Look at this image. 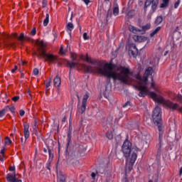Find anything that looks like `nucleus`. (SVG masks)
Listing matches in <instances>:
<instances>
[{"instance_id": "f257e3e1", "label": "nucleus", "mask_w": 182, "mask_h": 182, "mask_svg": "<svg viewBox=\"0 0 182 182\" xmlns=\"http://www.w3.org/2000/svg\"><path fill=\"white\" fill-rule=\"evenodd\" d=\"M86 62L91 65H97L96 66L86 65L82 64L81 67L85 70L86 73H98L102 76H106L107 79H113V80H118L120 83L124 85H130L133 82V72L130 71V68L127 67L119 66L113 69L112 65L109 63L104 64L102 61H97L93 58H89L86 55Z\"/></svg>"}, {"instance_id": "f03ea898", "label": "nucleus", "mask_w": 182, "mask_h": 182, "mask_svg": "<svg viewBox=\"0 0 182 182\" xmlns=\"http://www.w3.org/2000/svg\"><path fill=\"white\" fill-rule=\"evenodd\" d=\"M121 151L123 153V156L126 157V159L131 158L129 164H127L125 166V171H132L133 168V166L134 163H136V160H137V151H139V148H132V144L129 141V139H126L122 146Z\"/></svg>"}, {"instance_id": "7ed1b4c3", "label": "nucleus", "mask_w": 182, "mask_h": 182, "mask_svg": "<svg viewBox=\"0 0 182 182\" xmlns=\"http://www.w3.org/2000/svg\"><path fill=\"white\" fill-rule=\"evenodd\" d=\"M153 75V68L149 67L141 77L140 75L136 76V78L139 80V84L136 85V89L139 90V96L140 97H144L149 93V90L147 89V85L149 83V76Z\"/></svg>"}, {"instance_id": "20e7f679", "label": "nucleus", "mask_w": 182, "mask_h": 182, "mask_svg": "<svg viewBox=\"0 0 182 182\" xmlns=\"http://www.w3.org/2000/svg\"><path fill=\"white\" fill-rule=\"evenodd\" d=\"M36 50L37 52L34 51L33 55H35L40 59H44L45 62L48 61L51 63H56L59 60L57 55L46 53V45L42 41L37 42Z\"/></svg>"}, {"instance_id": "39448f33", "label": "nucleus", "mask_w": 182, "mask_h": 182, "mask_svg": "<svg viewBox=\"0 0 182 182\" xmlns=\"http://www.w3.org/2000/svg\"><path fill=\"white\" fill-rule=\"evenodd\" d=\"M149 96L154 102H157V103H161V105H165V106H167V107H169L171 110L178 109V112L182 113V107H180L178 104L173 103L170 100H166L161 95H157L154 92H149Z\"/></svg>"}, {"instance_id": "423d86ee", "label": "nucleus", "mask_w": 182, "mask_h": 182, "mask_svg": "<svg viewBox=\"0 0 182 182\" xmlns=\"http://www.w3.org/2000/svg\"><path fill=\"white\" fill-rule=\"evenodd\" d=\"M152 119L154 124H156L159 130V133L163 134V124H161V108L156 107L154 109Z\"/></svg>"}, {"instance_id": "0eeeda50", "label": "nucleus", "mask_w": 182, "mask_h": 182, "mask_svg": "<svg viewBox=\"0 0 182 182\" xmlns=\"http://www.w3.org/2000/svg\"><path fill=\"white\" fill-rule=\"evenodd\" d=\"M89 99V95L87 94H85L84 96H83V98H82V105L81 106H79L78 105V112L82 114V113H85V112H86V105L87 103V100Z\"/></svg>"}, {"instance_id": "6e6552de", "label": "nucleus", "mask_w": 182, "mask_h": 182, "mask_svg": "<svg viewBox=\"0 0 182 182\" xmlns=\"http://www.w3.org/2000/svg\"><path fill=\"white\" fill-rule=\"evenodd\" d=\"M23 127H24V137L25 139L23 141V137H21V144L22 146H25V143H26V140H28V139H29V124L28 123H24L23 124Z\"/></svg>"}, {"instance_id": "1a4fd4ad", "label": "nucleus", "mask_w": 182, "mask_h": 182, "mask_svg": "<svg viewBox=\"0 0 182 182\" xmlns=\"http://www.w3.org/2000/svg\"><path fill=\"white\" fill-rule=\"evenodd\" d=\"M129 56H133V58H136L137 55H139V50L136 47L135 44H130L129 48Z\"/></svg>"}, {"instance_id": "9d476101", "label": "nucleus", "mask_w": 182, "mask_h": 182, "mask_svg": "<svg viewBox=\"0 0 182 182\" xmlns=\"http://www.w3.org/2000/svg\"><path fill=\"white\" fill-rule=\"evenodd\" d=\"M8 182H22V180L16 178V173L15 172L12 173H8L6 177Z\"/></svg>"}, {"instance_id": "9b49d317", "label": "nucleus", "mask_w": 182, "mask_h": 182, "mask_svg": "<svg viewBox=\"0 0 182 182\" xmlns=\"http://www.w3.org/2000/svg\"><path fill=\"white\" fill-rule=\"evenodd\" d=\"M163 141V132H159V149H158V151H157V157H160V156H161V141Z\"/></svg>"}, {"instance_id": "f8f14e48", "label": "nucleus", "mask_w": 182, "mask_h": 182, "mask_svg": "<svg viewBox=\"0 0 182 182\" xmlns=\"http://www.w3.org/2000/svg\"><path fill=\"white\" fill-rule=\"evenodd\" d=\"M18 41H21V43H23L25 41H31V38H29L28 36H25V33H21L20 36L18 38Z\"/></svg>"}, {"instance_id": "ddd939ff", "label": "nucleus", "mask_w": 182, "mask_h": 182, "mask_svg": "<svg viewBox=\"0 0 182 182\" xmlns=\"http://www.w3.org/2000/svg\"><path fill=\"white\" fill-rule=\"evenodd\" d=\"M113 14L115 16H117V15H119V4H117V0H115L113 4Z\"/></svg>"}, {"instance_id": "4468645a", "label": "nucleus", "mask_w": 182, "mask_h": 182, "mask_svg": "<svg viewBox=\"0 0 182 182\" xmlns=\"http://www.w3.org/2000/svg\"><path fill=\"white\" fill-rule=\"evenodd\" d=\"M67 149H69V146L72 144V129H69L68 133V138H67Z\"/></svg>"}, {"instance_id": "2eb2a0df", "label": "nucleus", "mask_w": 182, "mask_h": 182, "mask_svg": "<svg viewBox=\"0 0 182 182\" xmlns=\"http://www.w3.org/2000/svg\"><path fill=\"white\" fill-rule=\"evenodd\" d=\"M61 83L62 80H60V77L57 75L53 80L54 86H55V87H60Z\"/></svg>"}, {"instance_id": "dca6fc26", "label": "nucleus", "mask_w": 182, "mask_h": 182, "mask_svg": "<svg viewBox=\"0 0 182 182\" xmlns=\"http://www.w3.org/2000/svg\"><path fill=\"white\" fill-rule=\"evenodd\" d=\"M79 65V62L77 61V63L71 62L70 63L69 61L67 62V66H69L70 68V75L72 73V69L73 68H76Z\"/></svg>"}, {"instance_id": "f3484780", "label": "nucleus", "mask_w": 182, "mask_h": 182, "mask_svg": "<svg viewBox=\"0 0 182 182\" xmlns=\"http://www.w3.org/2000/svg\"><path fill=\"white\" fill-rule=\"evenodd\" d=\"M58 182H66V175L60 172L58 176Z\"/></svg>"}, {"instance_id": "a211bd4d", "label": "nucleus", "mask_w": 182, "mask_h": 182, "mask_svg": "<svg viewBox=\"0 0 182 182\" xmlns=\"http://www.w3.org/2000/svg\"><path fill=\"white\" fill-rule=\"evenodd\" d=\"M129 31L130 32H132V33H139V32H141V30L133 26H129Z\"/></svg>"}, {"instance_id": "6ab92c4d", "label": "nucleus", "mask_w": 182, "mask_h": 182, "mask_svg": "<svg viewBox=\"0 0 182 182\" xmlns=\"http://www.w3.org/2000/svg\"><path fill=\"white\" fill-rule=\"evenodd\" d=\"M66 28L68 31V33L70 35V36L72 35V30L74 28V26H73V23H68L66 26Z\"/></svg>"}, {"instance_id": "aec40b11", "label": "nucleus", "mask_w": 182, "mask_h": 182, "mask_svg": "<svg viewBox=\"0 0 182 182\" xmlns=\"http://www.w3.org/2000/svg\"><path fill=\"white\" fill-rule=\"evenodd\" d=\"M151 9H153V11H155L157 8V5H159V0H151Z\"/></svg>"}, {"instance_id": "412c9836", "label": "nucleus", "mask_w": 182, "mask_h": 182, "mask_svg": "<svg viewBox=\"0 0 182 182\" xmlns=\"http://www.w3.org/2000/svg\"><path fill=\"white\" fill-rule=\"evenodd\" d=\"M6 112H8V110H10L13 114H15V107H14V105H9L6 106L4 109Z\"/></svg>"}, {"instance_id": "4be33fe9", "label": "nucleus", "mask_w": 182, "mask_h": 182, "mask_svg": "<svg viewBox=\"0 0 182 182\" xmlns=\"http://www.w3.org/2000/svg\"><path fill=\"white\" fill-rule=\"evenodd\" d=\"M162 4H161L160 8H167L168 4H170V0H162Z\"/></svg>"}, {"instance_id": "5701e85b", "label": "nucleus", "mask_w": 182, "mask_h": 182, "mask_svg": "<svg viewBox=\"0 0 182 182\" xmlns=\"http://www.w3.org/2000/svg\"><path fill=\"white\" fill-rule=\"evenodd\" d=\"M161 22H163V16H159L156 18V19L155 21V23H156V25H160V23H161Z\"/></svg>"}, {"instance_id": "b1692460", "label": "nucleus", "mask_w": 182, "mask_h": 182, "mask_svg": "<svg viewBox=\"0 0 182 182\" xmlns=\"http://www.w3.org/2000/svg\"><path fill=\"white\" fill-rule=\"evenodd\" d=\"M71 59L73 62H79V60H77V54L75 53H71Z\"/></svg>"}, {"instance_id": "393cba45", "label": "nucleus", "mask_w": 182, "mask_h": 182, "mask_svg": "<svg viewBox=\"0 0 182 182\" xmlns=\"http://www.w3.org/2000/svg\"><path fill=\"white\" fill-rule=\"evenodd\" d=\"M48 23H49V14H46V17L43 21V26H48Z\"/></svg>"}, {"instance_id": "a878e982", "label": "nucleus", "mask_w": 182, "mask_h": 182, "mask_svg": "<svg viewBox=\"0 0 182 182\" xmlns=\"http://www.w3.org/2000/svg\"><path fill=\"white\" fill-rule=\"evenodd\" d=\"M160 29H161V27H157L152 33H150L151 38H153V36H154V35H156L157 32L160 31Z\"/></svg>"}, {"instance_id": "bb28decb", "label": "nucleus", "mask_w": 182, "mask_h": 182, "mask_svg": "<svg viewBox=\"0 0 182 182\" xmlns=\"http://www.w3.org/2000/svg\"><path fill=\"white\" fill-rule=\"evenodd\" d=\"M134 15H136V12L134 11V10H131L127 14V16H129V18H133Z\"/></svg>"}, {"instance_id": "cd10ccee", "label": "nucleus", "mask_w": 182, "mask_h": 182, "mask_svg": "<svg viewBox=\"0 0 182 182\" xmlns=\"http://www.w3.org/2000/svg\"><path fill=\"white\" fill-rule=\"evenodd\" d=\"M109 18H112V11H110V9H108L107 15H106L107 22L109 21Z\"/></svg>"}, {"instance_id": "c85d7f7f", "label": "nucleus", "mask_w": 182, "mask_h": 182, "mask_svg": "<svg viewBox=\"0 0 182 182\" xmlns=\"http://www.w3.org/2000/svg\"><path fill=\"white\" fill-rule=\"evenodd\" d=\"M150 26H151V25L150 23H147L145 26H142V31H149V29H150Z\"/></svg>"}, {"instance_id": "c756f323", "label": "nucleus", "mask_w": 182, "mask_h": 182, "mask_svg": "<svg viewBox=\"0 0 182 182\" xmlns=\"http://www.w3.org/2000/svg\"><path fill=\"white\" fill-rule=\"evenodd\" d=\"M106 136L109 140H112V139H113V133L112 132H107Z\"/></svg>"}, {"instance_id": "7c9ffc66", "label": "nucleus", "mask_w": 182, "mask_h": 182, "mask_svg": "<svg viewBox=\"0 0 182 182\" xmlns=\"http://www.w3.org/2000/svg\"><path fill=\"white\" fill-rule=\"evenodd\" d=\"M151 5V0H146L144 5V9H147L148 6Z\"/></svg>"}, {"instance_id": "2f4dec72", "label": "nucleus", "mask_w": 182, "mask_h": 182, "mask_svg": "<svg viewBox=\"0 0 182 182\" xmlns=\"http://www.w3.org/2000/svg\"><path fill=\"white\" fill-rule=\"evenodd\" d=\"M5 144H12V141L11 140V139L9 138V136H6V139H5Z\"/></svg>"}, {"instance_id": "473e14b6", "label": "nucleus", "mask_w": 182, "mask_h": 182, "mask_svg": "<svg viewBox=\"0 0 182 182\" xmlns=\"http://www.w3.org/2000/svg\"><path fill=\"white\" fill-rule=\"evenodd\" d=\"M52 82V78H50L49 80H47V82L46 84V87L48 89L50 86V83Z\"/></svg>"}, {"instance_id": "72a5a7b5", "label": "nucleus", "mask_w": 182, "mask_h": 182, "mask_svg": "<svg viewBox=\"0 0 182 182\" xmlns=\"http://www.w3.org/2000/svg\"><path fill=\"white\" fill-rule=\"evenodd\" d=\"M48 154H49V158L53 159V154H52V151H50V149L49 148V146H48Z\"/></svg>"}, {"instance_id": "f704fd0d", "label": "nucleus", "mask_w": 182, "mask_h": 182, "mask_svg": "<svg viewBox=\"0 0 182 182\" xmlns=\"http://www.w3.org/2000/svg\"><path fill=\"white\" fill-rule=\"evenodd\" d=\"M19 99H20V97H19V96H15V97H13L11 98V100H12L13 102H18V101L19 100Z\"/></svg>"}, {"instance_id": "c9c22d12", "label": "nucleus", "mask_w": 182, "mask_h": 182, "mask_svg": "<svg viewBox=\"0 0 182 182\" xmlns=\"http://www.w3.org/2000/svg\"><path fill=\"white\" fill-rule=\"evenodd\" d=\"M177 101L179 102V103H182V95L180 94H178L177 95Z\"/></svg>"}, {"instance_id": "e433bc0d", "label": "nucleus", "mask_w": 182, "mask_h": 182, "mask_svg": "<svg viewBox=\"0 0 182 182\" xmlns=\"http://www.w3.org/2000/svg\"><path fill=\"white\" fill-rule=\"evenodd\" d=\"M30 33L32 36H35V35H36V28H33Z\"/></svg>"}, {"instance_id": "4c0bfd02", "label": "nucleus", "mask_w": 182, "mask_h": 182, "mask_svg": "<svg viewBox=\"0 0 182 182\" xmlns=\"http://www.w3.org/2000/svg\"><path fill=\"white\" fill-rule=\"evenodd\" d=\"M0 154H1L2 157L5 156V146H3V149L0 151Z\"/></svg>"}, {"instance_id": "58836bf2", "label": "nucleus", "mask_w": 182, "mask_h": 182, "mask_svg": "<svg viewBox=\"0 0 182 182\" xmlns=\"http://www.w3.org/2000/svg\"><path fill=\"white\" fill-rule=\"evenodd\" d=\"M122 107H130V102L129 101H127V102H125L123 105Z\"/></svg>"}, {"instance_id": "ea45409f", "label": "nucleus", "mask_w": 182, "mask_h": 182, "mask_svg": "<svg viewBox=\"0 0 182 182\" xmlns=\"http://www.w3.org/2000/svg\"><path fill=\"white\" fill-rule=\"evenodd\" d=\"M5 109H3L0 110V117H2L3 116H5Z\"/></svg>"}, {"instance_id": "a19ab883", "label": "nucleus", "mask_w": 182, "mask_h": 182, "mask_svg": "<svg viewBox=\"0 0 182 182\" xmlns=\"http://www.w3.org/2000/svg\"><path fill=\"white\" fill-rule=\"evenodd\" d=\"M83 39H85V41L89 40V36H87V33H83Z\"/></svg>"}, {"instance_id": "79ce46f5", "label": "nucleus", "mask_w": 182, "mask_h": 182, "mask_svg": "<svg viewBox=\"0 0 182 182\" xmlns=\"http://www.w3.org/2000/svg\"><path fill=\"white\" fill-rule=\"evenodd\" d=\"M178 5H180V0H178V1L174 4V8H175V9H177V8H178Z\"/></svg>"}, {"instance_id": "37998d69", "label": "nucleus", "mask_w": 182, "mask_h": 182, "mask_svg": "<svg viewBox=\"0 0 182 182\" xmlns=\"http://www.w3.org/2000/svg\"><path fill=\"white\" fill-rule=\"evenodd\" d=\"M33 72V74L36 75H39V69L38 68H34Z\"/></svg>"}, {"instance_id": "c03bdc74", "label": "nucleus", "mask_w": 182, "mask_h": 182, "mask_svg": "<svg viewBox=\"0 0 182 182\" xmlns=\"http://www.w3.org/2000/svg\"><path fill=\"white\" fill-rule=\"evenodd\" d=\"M116 156H117V159H119V160H120V159H122V157H123V155L120 154V152H117Z\"/></svg>"}, {"instance_id": "a18cd8bd", "label": "nucleus", "mask_w": 182, "mask_h": 182, "mask_svg": "<svg viewBox=\"0 0 182 182\" xmlns=\"http://www.w3.org/2000/svg\"><path fill=\"white\" fill-rule=\"evenodd\" d=\"M34 130V134H36V136H39V132H38V129L37 128H33Z\"/></svg>"}, {"instance_id": "49530a36", "label": "nucleus", "mask_w": 182, "mask_h": 182, "mask_svg": "<svg viewBox=\"0 0 182 182\" xmlns=\"http://www.w3.org/2000/svg\"><path fill=\"white\" fill-rule=\"evenodd\" d=\"M52 161H49L47 164V168L48 170L50 171V166H51Z\"/></svg>"}, {"instance_id": "de8ad7c7", "label": "nucleus", "mask_w": 182, "mask_h": 182, "mask_svg": "<svg viewBox=\"0 0 182 182\" xmlns=\"http://www.w3.org/2000/svg\"><path fill=\"white\" fill-rule=\"evenodd\" d=\"M19 114H20V116H25V110H23V109H21L20 111H19Z\"/></svg>"}, {"instance_id": "09e8293b", "label": "nucleus", "mask_w": 182, "mask_h": 182, "mask_svg": "<svg viewBox=\"0 0 182 182\" xmlns=\"http://www.w3.org/2000/svg\"><path fill=\"white\" fill-rule=\"evenodd\" d=\"M104 2L107 4L109 3V6H112V0H104Z\"/></svg>"}, {"instance_id": "8fccbe9b", "label": "nucleus", "mask_w": 182, "mask_h": 182, "mask_svg": "<svg viewBox=\"0 0 182 182\" xmlns=\"http://www.w3.org/2000/svg\"><path fill=\"white\" fill-rule=\"evenodd\" d=\"M151 87L154 88V90H156V87H154V81L153 80V77H151Z\"/></svg>"}, {"instance_id": "3c124183", "label": "nucleus", "mask_w": 182, "mask_h": 182, "mask_svg": "<svg viewBox=\"0 0 182 182\" xmlns=\"http://www.w3.org/2000/svg\"><path fill=\"white\" fill-rule=\"evenodd\" d=\"M16 70H18V66L15 65L14 68L13 70H11V73H15V72H16Z\"/></svg>"}, {"instance_id": "603ef678", "label": "nucleus", "mask_w": 182, "mask_h": 182, "mask_svg": "<svg viewBox=\"0 0 182 182\" xmlns=\"http://www.w3.org/2000/svg\"><path fill=\"white\" fill-rule=\"evenodd\" d=\"M9 170V171H15V166H10Z\"/></svg>"}, {"instance_id": "864d4df0", "label": "nucleus", "mask_w": 182, "mask_h": 182, "mask_svg": "<svg viewBox=\"0 0 182 182\" xmlns=\"http://www.w3.org/2000/svg\"><path fill=\"white\" fill-rule=\"evenodd\" d=\"M60 52L61 55H65V52L63 51V46L60 47Z\"/></svg>"}, {"instance_id": "5fc2aeb1", "label": "nucleus", "mask_w": 182, "mask_h": 182, "mask_svg": "<svg viewBox=\"0 0 182 182\" xmlns=\"http://www.w3.org/2000/svg\"><path fill=\"white\" fill-rule=\"evenodd\" d=\"M91 177H92V178H93V179L95 180V177H96V173H95L94 172H92V173H91Z\"/></svg>"}, {"instance_id": "6e6d98bb", "label": "nucleus", "mask_w": 182, "mask_h": 182, "mask_svg": "<svg viewBox=\"0 0 182 182\" xmlns=\"http://www.w3.org/2000/svg\"><path fill=\"white\" fill-rule=\"evenodd\" d=\"M82 1L83 2H85L86 5H89V3L90 2V0H82Z\"/></svg>"}, {"instance_id": "4d7b16f0", "label": "nucleus", "mask_w": 182, "mask_h": 182, "mask_svg": "<svg viewBox=\"0 0 182 182\" xmlns=\"http://www.w3.org/2000/svg\"><path fill=\"white\" fill-rule=\"evenodd\" d=\"M9 46H11V48H15V43H9Z\"/></svg>"}, {"instance_id": "13d9d810", "label": "nucleus", "mask_w": 182, "mask_h": 182, "mask_svg": "<svg viewBox=\"0 0 182 182\" xmlns=\"http://www.w3.org/2000/svg\"><path fill=\"white\" fill-rule=\"evenodd\" d=\"M38 126H37V122L36 120L34 121V127L33 129H37Z\"/></svg>"}, {"instance_id": "bf43d9fd", "label": "nucleus", "mask_w": 182, "mask_h": 182, "mask_svg": "<svg viewBox=\"0 0 182 182\" xmlns=\"http://www.w3.org/2000/svg\"><path fill=\"white\" fill-rule=\"evenodd\" d=\"M63 123H65L66 122V116H64V117L62 119Z\"/></svg>"}, {"instance_id": "052dcab7", "label": "nucleus", "mask_w": 182, "mask_h": 182, "mask_svg": "<svg viewBox=\"0 0 182 182\" xmlns=\"http://www.w3.org/2000/svg\"><path fill=\"white\" fill-rule=\"evenodd\" d=\"M13 36L14 38H16L17 39L19 38V37H18V34H16V33L13 34Z\"/></svg>"}, {"instance_id": "680f3d73", "label": "nucleus", "mask_w": 182, "mask_h": 182, "mask_svg": "<svg viewBox=\"0 0 182 182\" xmlns=\"http://www.w3.org/2000/svg\"><path fill=\"white\" fill-rule=\"evenodd\" d=\"M21 63H22V65H26V63H28V62H26V61H21Z\"/></svg>"}, {"instance_id": "e2e57ef3", "label": "nucleus", "mask_w": 182, "mask_h": 182, "mask_svg": "<svg viewBox=\"0 0 182 182\" xmlns=\"http://www.w3.org/2000/svg\"><path fill=\"white\" fill-rule=\"evenodd\" d=\"M168 53V50H166L165 53H164V56H167V54Z\"/></svg>"}, {"instance_id": "0e129e2a", "label": "nucleus", "mask_w": 182, "mask_h": 182, "mask_svg": "<svg viewBox=\"0 0 182 182\" xmlns=\"http://www.w3.org/2000/svg\"><path fill=\"white\" fill-rule=\"evenodd\" d=\"M0 161H4V158L2 157V155H0Z\"/></svg>"}, {"instance_id": "69168bd1", "label": "nucleus", "mask_w": 182, "mask_h": 182, "mask_svg": "<svg viewBox=\"0 0 182 182\" xmlns=\"http://www.w3.org/2000/svg\"><path fill=\"white\" fill-rule=\"evenodd\" d=\"M43 151H44V153H48V149H46V148H44Z\"/></svg>"}, {"instance_id": "338daca9", "label": "nucleus", "mask_w": 182, "mask_h": 182, "mask_svg": "<svg viewBox=\"0 0 182 182\" xmlns=\"http://www.w3.org/2000/svg\"><path fill=\"white\" fill-rule=\"evenodd\" d=\"M72 19H73V13L71 14L70 21H72Z\"/></svg>"}, {"instance_id": "774afa93", "label": "nucleus", "mask_w": 182, "mask_h": 182, "mask_svg": "<svg viewBox=\"0 0 182 182\" xmlns=\"http://www.w3.org/2000/svg\"><path fill=\"white\" fill-rule=\"evenodd\" d=\"M45 6H46V4H45V2H43V8H45Z\"/></svg>"}]
</instances>
